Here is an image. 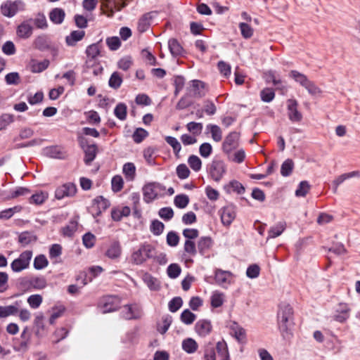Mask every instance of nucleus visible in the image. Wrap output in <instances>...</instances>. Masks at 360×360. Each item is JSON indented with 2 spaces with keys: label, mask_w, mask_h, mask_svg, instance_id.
Here are the masks:
<instances>
[{
  "label": "nucleus",
  "mask_w": 360,
  "mask_h": 360,
  "mask_svg": "<svg viewBox=\"0 0 360 360\" xmlns=\"http://www.w3.org/2000/svg\"><path fill=\"white\" fill-rule=\"evenodd\" d=\"M261 100L265 103H270L275 98L274 89L272 88H264L260 91Z\"/></svg>",
  "instance_id": "nucleus-47"
},
{
  "label": "nucleus",
  "mask_w": 360,
  "mask_h": 360,
  "mask_svg": "<svg viewBox=\"0 0 360 360\" xmlns=\"http://www.w3.org/2000/svg\"><path fill=\"white\" fill-rule=\"evenodd\" d=\"M122 248L118 240L113 241L106 250L105 255L110 259H115L120 257Z\"/></svg>",
  "instance_id": "nucleus-25"
},
{
  "label": "nucleus",
  "mask_w": 360,
  "mask_h": 360,
  "mask_svg": "<svg viewBox=\"0 0 360 360\" xmlns=\"http://www.w3.org/2000/svg\"><path fill=\"white\" fill-rule=\"evenodd\" d=\"M229 188H231L233 191L238 194H243L245 191L244 186L237 180H231L228 185L224 186L226 193H230Z\"/></svg>",
  "instance_id": "nucleus-34"
},
{
  "label": "nucleus",
  "mask_w": 360,
  "mask_h": 360,
  "mask_svg": "<svg viewBox=\"0 0 360 360\" xmlns=\"http://www.w3.org/2000/svg\"><path fill=\"white\" fill-rule=\"evenodd\" d=\"M277 324L278 330L284 339H289L292 336V330L295 326L294 309L292 307L285 302L278 305Z\"/></svg>",
  "instance_id": "nucleus-1"
},
{
  "label": "nucleus",
  "mask_w": 360,
  "mask_h": 360,
  "mask_svg": "<svg viewBox=\"0 0 360 360\" xmlns=\"http://www.w3.org/2000/svg\"><path fill=\"white\" fill-rule=\"evenodd\" d=\"M32 257V250H25L22 252L18 258L15 259L11 264V268L14 272H20L26 269L30 266V262Z\"/></svg>",
  "instance_id": "nucleus-7"
},
{
  "label": "nucleus",
  "mask_w": 360,
  "mask_h": 360,
  "mask_svg": "<svg viewBox=\"0 0 360 360\" xmlns=\"http://www.w3.org/2000/svg\"><path fill=\"white\" fill-rule=\"evenodd\" d=\"M143 281L147 285L150 290H159L160 288V282L148 272H145L142 276Z\"/></svg>",
  "instance_id": "nucleus-28"
},
{
  "label": "nucleus",
  "mask_w": 360,
  "mask_h": 360,
  "mask_svg": "<svg viewBox=\"0 0 360 360\" xmlns=\"http://www.w3.org/2000/svg\"><path fill=\"white\" fill-rule=\"evenodd\" d=\"M124 310L122 311V317L126 320L138 319L141 316L140 311L134 309L131 304L124 306Z\"/></svg>",
  "instance_id": "nucleus-26"
},
{
  "label": "nucleus",
  "mask_w": 360,
  "mask_h": 360,
  "mask_svg": "<svg viewBox=\"0 0 360 360\" xmlns=\"http://www.w3.org/2000/svg\"><path fill=\"white\" fill-rule=\"evenodd\" d=\"M153 19L152 12L146 13L139 19L137 30L140 33L146 32L150 27V21Z\"/></svg>",
  "instance_id": "nucleus-20"
},
{
  "label": "nucleus",
  "mask_w": 360,
  "mask_h": 360,
  "mask_svg": "<svg viewBox=\"0 0 360 360\" xmlns=\"http://www.w3.org/2000/svg\"><path fill=\"white\" fill-rule=\"evenodd\" d=\"M5 81L8 85H18L20 83L21 79L18 72H12L5 76Z\"/></svg>",
  "instance_id": "nucleus-57"
},
{
  "label": "nucleus",
  "mask_w": 360,
  "mask_h": 360,
  "mask_svg": "<svg viewBox=\"0 0 360 360\" xmlns=\"http://www.w3.org/2000/svg\"><path fill=\"white\" fill-rule=\"evenodd\" d=\"M310 189V185L308 181H301L297 188L295 191V195L297 197H305Z\"/></svg>",
  "instance_id": "nucleus-53"
},
{
  "label": "nucleus",
  "mask_w": 360,
  "mask_h": 360,
  "mask_svg": "<svg viewBox=\"0 0 360 360\" xmlns=\"http://www.w3.org/2000/svg\"><path fill=\"white\" fill-rule=\"evenodd\" d=\"M183 305V300L181 297H173L168 304L169 310L174 313L177 311Z\"/></svg>",
  "instance_id": "nucleus-60"
},
{
  "label": "nucleus",
  "mask_w": 360,
  "mask_h": 360,
  "mask_svg": "<svg viewBox=\"0 0 360 360\" xmlns=\"http://www.w3.org/2000/svg\"><path fill=\"white\" fill-rule=\"evenodd\" d=\"M18 306L19 303L18 301L15 302V305H8L6 307L0 306V318H5L11 315H15L18 311Z\"/></svg>",
  "instance_id": "nucleus-32"
},
{
  "label": "nucleus",
  "mask_w": 360,
  "mask_h": 360,
  "mask_svg": "<svg viewBox=\"0 0 360 360\" xmlns=\"http://www.w3.org/2000/svg\"><path fill=\"white\" fill-rule=\"evenodd\" d=\"M83 151L84 153V162L86 165H90L95 160L98 152V146L96 143L90 144Z\"/></svg>",
  "instance_id": "nucleus-19"
},
{
  "label": "nucleus",
  "mask_w": 360,
  "mask_h": 360,
  "mask_svg": "<svg viewBox=\"0 0 360 360\" xmlns=\"http://www.w3.org/2000/svg\"><path fill=\"white\" fill-rule=\"evenodd\" d=\"M101 41L102 40H100L99 41L91 44L86 47L85 53L87 58H96V57L100 55L101 49L102 47Z\"/></svg>",
  "instance_id": "nucleus-30"
},
{
  "label": "nucleus",
  "mask_w": 360,
  "mask_h": 360,
  "mask_svg": "<svg viewBox=\"0 0 360 360\" xmlns=\"http://www.w3.org/2000/svg\"><path fill=\"white\" fill-rule=\"evenodd\" d=\"M165 190V186L160 183H148L143 187V200L146 203H150L157 198L159 195L164 194Z\"/></svg>",
  "instance_id": "nucleus-4"
},
{
  "label": "nucleus",
  "mask_w": 360,
  "mask_h": 360,
  "mask_svg": "<svg viewBox=\"0 0 360 360\" xmlns=\"http://www.w3.org/2000/svg\"><path fill=\"white\" fill-rule=\"evenodd\" d=\"M241 35L244 39H250L252 37L254 30L252 27L246 22H240L238 25Z\"/></svg>",
  "instance_id": "nucleus-51"
},
{
  "label": "nucleus",
  "mask_w": 360,
  "mask_h": 360,
  "mask_svg": "<svg viewBox=\"0 0 360 360\" xmlns=\"http://www.w3.org/2000/svg\"><path fill=\"white\" fill-rule=\"evenodd\" d=\"M43 153L46 157L58 160H65L68 156L65 148L63 146L58 145L44 148L43 149Z\"/></svg>",
  "instance_id": "nucleus-12"
},
{
  "label": "nucleus",
  "mask_w": 360,
  "mask_h": 360,
  "mask_svg": "<svg viewBox=\"0 0 360 360\" xmlns=\"http://www.w3.org/2000/svg\"><path fill=\"white\" fill-rule=\"evenodd\" d=\"M198 345L195 340L188 338L182 342V349L188 354H193L197 351Z\"/></svg>",
  "instance_id": "nucleus-33"
},
{
  "label": "nucleus",
  "mask_w": 360,
  "mask_h": 360,
  "mask_svg": "<svg viewBox=\"0 0 360 360\" xmlns=\"http://www.w3.org/2000/svg\"><path fill=\"white\" fill-rule=\"evenodd\" d=\"M65 16L64 10L60 8H53L49 13V18L54 24H61L64 20Z\"/></svg>",
  "instance_id": "nucleus-29"
},
{
  "label": "nucleus",
  "mask_w": 360,
  "mask_h": 360,
  "mask_svg": "<svg viewBox=\"0 0 360 360\" xmlns=\"http://www.w3.org/2000/svg\"><path fill=\"white\" fill-rule=\"evenodd\" d=\"M156 151L157 148L153 146H149L144 149L143 157L148 164L153 165L155 163L153 155Z\"/></svg>",
  "instance_id": "nucleus-58"
},
{
  "label": "nucleus",
  "mask_w": 360,
  "mask_h": 360,
  "mask_svg": "<svg viewBox=\"0 0 360 360\" xmlns=\"http://www.w3.org/2000/svg\"><path fill=\"white\" fill-rule=\"evenodd\" d=\"M33 27L27 21H23L17 27V36L21 39H28L32 34Z\"/></svg>",
  "instance_id": "nucleus-21"
},
{
  "label": "nucleus",
  "mask_w": 360,
  "mask_h": 360,
  "mask_svg": "<svg viewBox=\"0 0 360 360\" xmlns=\"http://www.w3.org/2000/svg\"><path fill=\"white\" fill-rule=\"evenodd\" d=\"M203 352L204 360H216V349L212 342H209L205 345Z\"/></svg>",
  "instance_id": "nucleus-35"
},
{
  "label": "nucleus",
  "mask_w": 360,
  "mask_h": 360,
  "mask_svg": "<svg viewBox=\"0 0 360 360\" xmlns=\"http://www.w3.org/2000/svg\"><path fill=\"white\" fill-rule=\"evenodd\" d=\"M351 309L347 303L340 302L335 310L333 319L340 323H343L349 318Z\"/></svg>",
  "instance_id": "nucleus-13"
},
{
  "label": "nucleus",
  "mask_w": 360,
  "mask_h": 360,
  "mask_svg": "<svg viewBox=\"0 0 360 360\" xmlns=\"http://www.w3.org/2000/svg\"><path fill=\"white\" fill-rule=\"evenodd\" d=\"M123 82L122 75L118 72H114L110 77L108 85L114 89H118Z\"/></svg>",
  "instance_id": "nucleus-36"
},
{
  "label": "nucleus",
  "mask_w": 360,
  "mask_h": 360,
  "mask_svg": "<svg viewBox=\"0 0 360 360\" xmlns=\"http://www.w3.org/2000/svg\"><path fill=\"white\" fill-rule=\"evenodd\" d=\"M114 114L120 120H124L127 115V106L124 103H119L114 109Z\"/></svg>",
  "instance_id": "nucleus-40"
},
{
  "label": "nucleus",
  "mask_w": 360,
  "mask_h": 360,
  "mask_svg": "<svg viewBox=\"0 0 360 360\" xmlns=\"http://www.w3.org/2000/svg\"><path fill=\"white\" fill-rule=\"evenodd\" d=\"M168 48L171 55L174 58L184 56L186 53L179 41L175 38H171L168 41Z\"/></svg>",
  "instance_id": "nucleus-18"
},
{
  "label": "nucleus",
  "mask_w": 360,
  "mask_h": 360,
  "mask_svg": "<svg viewBox=\"0 0 360 360\" xmlns=\"http://www.w3.org/2000/svg\"><path fill=\"white\" fill-rule=\"evenodd\" d=\"M188 163L191 168L195 172H198L202 167L201 160L195 155H191L188 157Z\"/></svg>",
  "instance_id": "nucleus-59"
},
{
  "label": "nucleus",
  "mask_w": 360,
  "mask_h": 360,
  "mask_svg": "<svg viewBox=\"0 0 360 360\" xmlns=\"http://www.w3.org/2000/svg\"><path fill=\"white\" fill-rule=\"evenodd\" d=\"M213 240L210 236H202L197 243L198 252L203 257H209V251L213 245Z\"/></svg>",
  "instance_id": "nucleus-15"
},
{
  "label": "nucleus",
  "mask_w": 360,
  "mask_h": 360,
  "mask_svg": "<svg viewBox=\"0 0 360 360\" xmlns=\"http://www.w3.org/2000/svg\"><path fill=\"white\" fill-rule=\"evenodd\" d=\"M77 188L75 184L68 182L58 186L55 191V198L62 200L65 197H73L77 193Z\"/></svg>",
  "instance_id": "nucleus-8"
},
{
  "label": "nucleus",
  "mask_w": 360,
  "mask_h": 360,
  "mask_svg": "<svg viewBox=\"0 0 360 360\" xmlns=\"http://www.w3.org/2000/svg\"><path fill=\"white\" fill-rule=\"evenodd\" d=\"M196 319V315L191 311L188 309H184L181 315L180 320L186 325L192 324Z\"/></svg>",
  "instance_id": "nucleus-44"
},
{
  "label": "nucleus",
  "mask_w": 360,
  "mask_h": 360,
  "mask_svg": "<svg viewBox=\"0 0 360 360\" xmlns=\"http://www.w3.org/2000/svg\"><path fill=\"white\" fill-rule=\"evenodd\" d=\"M288 76L289 77L294 79L296 82L299 83L302 86H304V85L309 79L305 75L295 70H290Z\"/></svg>",
  "instance_id": "nucleus-41"
},
{
  "label": "nucleus",
  "mask_w": 360,
  "mask_h": 360,
  "mask_svg": "<svg viewBox=\"0 0 360 360\" xmlns=\"http://www.w3.org/2000/svg\"><path fill=\"white\" fill-rule=\"evenodd\" d=\"M121 300L117 295H107L103 298V313H109L118 310L120 308Z\"/></svg>",
  "instance_id": "nucleus-10"
},
{
  "label": "nucleus",
  "mask_w": 360,
  "mask_h": 360,
  "mask_svg": "<svg viewBox=\"0 0 360 360\" xmlns=\"http://www.w3.org/2000/svg\"><path fill=\"white\" fill-rule=\"evenodd\" d=\"M240 133L237 131L230 132L225 138L222 143V150L226 154H229L238 146Z\"/></svg>",
  "instance_id": "nucleus-11"
},
{
  "label": "nucleus",
  "mask_w": 360,
  "mask_h": 360,
  "mask_svg": "<svg viewBox=\"0 0 360 360\" xmlns=\"http://www.w3.org/2000/svg\"><path fill=\"white\" fill-rule=\"evenodd\" d=\"M219 212L222 224L229 226L236 217V207L233 204H229L223 207Z\"/></svg>",
  "instance_id": "nucleus-9"
},
{
  "label": "nucleus",
  "mask_w": 360,
  "mask_h": 360,
  "mask_svg": "<svg viewBox=\"0 0 360 360\" xmlns=\"http://www.w3.org/2000/svg\"><path fill=\"white\" fill-rule=\"evenodd\" d=\"M175 89L174 94L177 96L179 93L184 89L185 84V78L182 75H176L174 77V83H173Z\"/></svg>",
  "instance_id": "nucleus-63"
},
{
  "label": "nucleus",
  "mask_w": 360,
  "mask_h": 360,
  "mask_svg": "<svg viewBox=\"0 0 360 360\" xmlns=\"http://www.w3.org/2000/svg\"><path fill=\"white\" fill-rule=\"evenodd\" d=\"M49 265V261L46 256L43 254L35 257L34 259L33 266L37 270H41L46 268Z\"/></svg>",
  "instance_id": "nucleus-45"
},
{
  "label": "nucleus",
  "mask_w": 360,
  "mask_h": 360,
  "mask_svg": "<svg viewBox=\"0 0 360 360\" xmlns=\"http://www.w3.org/2000/svg\"><path fill=\"white\" fill-rule=\"evenodd\" d=\"M181 269L178 264L173 263L168 266L167 273L170 278H176L181 274Z\"/></svg>",
  "instance_id": "nucleus-56"
},
{
  "label": "nucleus",
  "mask_w": 360,
  "mask_h": 360,
  "mask_svg": "<svg viewBox=\"0 0 360 360\" xmlns=\"http://www.w3.org/2000/svg\"><path fill=\"white\" fill-rule=\"evenodd\" d=\"M214 347L219 360H231L228 346L224 340L217 342Z\"/></svg>",
  "instance_id": "nucleus-24"
},
{
  "label": "nucleus",
  "mask_w": 360,
  "mask_h": 360,
  "mask_svg": "<svg viewBox=\"0 0 360 360\" xmlns=\"http://www.w3.org/2000/svg\"><path fill=\"white\" fill-rule=\"evenodd\" d=\"M184 250L185 252L192 257L195 256L198 252V248L193 240H186Z\"/></svg>",
  "instance_id": "nucleus-62"
},
{
  "label": "nucleus",
  "mask_w": 360,
  "mask_h": 360,
  "mask_svg": "<svg viewBox=\"0 0 360 360\" xmlns=\"http://www.w3.org/2000/svg\"><path fill=\"white\" fill-rule=\"evenodd\" d=\"M165 229V224L158 219H154L151 221L150 230L155 236H160Z\"/></svg>",
  "instance_id": "nucleus-48"
},
{
  "label": "nucleus",
  "mask_w": 360,
  "mask_h": 360,
  "mask_svg": "<svg viewBox=\"0 0 360 360\" xmlns=\"http://www.w3.org/2000/svg\"><path fill=\"white\" fill-rule=\"evenodd\" d=\"M285 229V225L281 223H279L275 226L271 227L268 231V238H274L279 236Z\"/></svg>",
  "instance_id": "nucleus-55"
},
{
  "label": "nucleus",
  "mask_w": 360,
  "mask_h": 360,
  "mask_svg": "<svg viewBox=\"0 0 360 360\" xmlns=\"http://www.w3.org/2000/svg\"><path fill=\"white\" fill-rule=\"evenodd\" d=\"M294 169V162L292 159L285 160L281 167V174L283 176H289Z\"/></svg>",
  "instance_id": "nucleus-39"
},
{
  "label": "nucleus",
  "mask_w": 360,
  "mask_h": 360,
  "mask_svg": "<svg viewBox=\"0 0 360 360\" xmlns=\"http://www.w3.org/2000/svg\"><path fill=\"white\" fill-rule=\"evenodd\" d=\"M298 103L295 99L288 100V115L292 122H299L302 120V113L297 110Z\"/></svg>",
  "instance_id": "nucleus-14"
},
{
  "label": "nucleus",
  "mask_w": 360,
  "mask_h": 360,
  "mask_svg": "<svg viewBox=\"0 0 360 360\" xmlns=\"http://www.w3.org/2000/svg\"><path fill=\"white\" fill-rule=\"evenodd\" d=\"M37 237L29 231H23L18 236V243L22 245V247H25L32 242H36Z\"/></svg>",
  "instance_id": "nucleus-31"
},
{
  "label": "nucleus",
  "mask_w": 360,
  "mask_h": 360,
  "mask_svg": "<svg viewBox=\"0 0 360 360\" xmlns=\"http://www.w3.org/2000/svg\"><path fill=\"white\" fill-rule=\"evenodd\" d=\"M165 141L169 145H170L172 147L175 156L177 158H179V153L181 149V146L178 140L173 136H167L165 137Z\"/></svg>",
  "instance_id": "nucleus-50"
},
{
  "label": "nucleus",
  "mask_w": 360,
  "mask_h": 360,
  "mask_svg": "<svg viewBox=\"0 0 360 360\" xmlns=\"http://www.w3.org/2000/svg\"><path fill=\"white\" fill-rule=\"evenodd\" d=\"M155 248L149 243H143L139 248L134 251L131 256V262L136 265H141L148 259L153 258Z\"/></svg>",
  "instance_id": "nucleus-3"
},
{
  "label": "nucleus",
  "mask_w": 360,
  "mask_h": 360,
  "mask_svg": "<svg viewBox=\"0 0 360 360\" xmlns=\"http://www.w3.org/2000/svg\"><path fill=\"white\" fill-rule=\"evenodd\" d=\"M34 49L40 51H51L53 56L58 55V49L52 42L51 38L46 34H41L35 38L33 41Z\"/></svg>",
  "instance_id": "nucleus-5"
},
{
  "label": "nucleus",
  "mask_w": 360,
  "mask_h": 360,
  "mask_svg": "<svg viewBox=\"0 0 360 360\" xmlns=\"http://www.w3.org/2000/svg\"><path fill=\"white\" fill-rule=\"evenodd\" d=\"M85 36V32L84 30H74L70 34L65 37V43L68 46H75L77 43Z\"/></svg>",
  "instance_id": "nucleus-22"
},
{
  "label": "nucleus",
  "mask_w": 360,
  "mask_h": 360,
  "mask_svg": "<svg viewBox=\"0 0 360 360\" xmlns=\"http://www.w3.org/2000/svg\"><path fill=\"white\" fill-rule=\"evenodd\" d=\"M50 61L48 59H44L40 62H34L31 65V71L34 73H39L49 68Z\"/></svg>",
  "instance_id": "nucleus-43"
},
{
  "label": "nucleus",
  "mask_w": 360,
  "mask_h": 360,
  "mask_svg": "<svg viewBox=\"0 0 360 360\" xmlns=\"http://www.w3.org/2000/svg\"><path fill=\"white\" fill-rule=\"evenodd\" d=\"M149 136V133L147 130L143 128L139 127L135 129L132 134V139L134 143H141L146 138Z\"/></svg>",
  "instance_id": "nucleus-38"
},
{
  "label": "nucleus",
  "mask_w": 360,
  "mask_h": 360,
  "mask_svg": "<svg viewBox=\"0 0 360 360\" xmlns=\"http://www.w3.org/2000/svg\"><path fill=\"white\" fill-rule=\"evenodd\" d=\"M174 203L179 209L185 208L189 203V198L186 194H179L174 197Z\"/></svg>",
  "instance_id": "nucleus-49"
},
{
  "label": "nucleus",
  "mask_w": 360,
  "mask_h": 360,
  "mask_svg": "<svg viewBox=\"0 0 360 360\" xmlns=\"http://www.w3.org/2000/svg\"><path fill=\"white\" fill-rule=\"evenodd\" d=\"M207 128L210 130L212 137L216 142H219L222 139V132L220 127L216 124H209L207 125Z\"/></svg>",
  "instance_id": "nucleus-52"
},
{
  "label": "nucleus",
  "mask_w": 360,
  "mask_h": 360,
  "mask_svg": "<svg viewBox=\"0 0 360 360\" xmlns=\"http://www.w3.org/2000/svg\"><path fill=\"white\" fill-rule=\"evenodd\" d=\"M1 13L4 15L11 18L14 16L18 11L17 2L7 1L1 6Z\"/></svg>",
  "instance_id": "nucleus-27"
},
{
  "label": "nucleus",
  "mask_w": 360,
  "mask_h": 360,
  "mask_svg": "<svg viewBox=\"0 0 360 360\" xmlns=\"http://www.w3.org/2000/svg\"><path fill=\"white\" fill-rule=\"evenodd\" d=\"M207 172L210 179L216 182H219L227 172V166L224 160L214 158L207 165Z\"/></svg>",
  "instance_id": "nucleus-2"
},
{
  "label": "nucleus",
  "mask_w": 360,
  "mask_h": 360,
  "mask_svg": "<svg viewBox=\"0 0 360 360\" xmlns=\"http://www.w3.org/2000/svg\"><path fill=\"white\" fill-rule=\"evenodd\" d=\"M77 229V222L75 220H71L68 225L63 227L62 233L64 236L71 237L74 235Z\"/></svg>",
  "instance_id": "nucleus-54"
},
{
  "label": "nucleus",
  "mask_w": 360,
  "mask_h": 360,
  "mask_svg": "<svg viewBox=\"0 0 360 360\" xmlns=\"http://www.w3.org/2000/svg\"><path fill=\"white\" fill-rule=\"evenodd\" d=\"M233 274L229 271H224L221 269H216L214 271V280L217 284L221 286H224L226 284L231 283V278Z\"/></svg>",
  "instance_id": "nucleus-16"
},
{
  "label": "nucleus",
  "mask_w": 360,
  "mask_h": 360,
  "mask_svg": "<svg viewBox=\"0 0 360 360\" xmlns=\"http://www.w3.org/2000/svg\"><path fill=\"white\" fill-rule=\"evenodd\" d=\"M224 295L222 292H219L218 291L213 292L211 296V306L213 308H218L223 305L224 304Z\"/></svg>",
  "instance_id": "nucleus-42"
},
{
  "label": "nucleus",
  "mask_w": 360,
  "mask_h": 360,
  "mask_svg": "<svg viewBox=\"0 0 360 360\" xmlns=\"http://www.w3.org/2000/svg\"><path fill=\"white\" fill-rule=\"evenodd\" d=\"M31 193V190L26 187L18 186L15 190L10 191L9 198L13 199L19 196L26 195Z\"/></svg>",
  "instance_id": "nucleus-61"
},
{
  "label": "nucleus",
  "mask_w": 360,
  "mask_h": 360,
  "mask_svg": "<svg viewBox=\"0 0 360 360\" xmlns=\"http://www.w3.org/2000/svg\"><path fill=\"white\" fill-rule=\"evenodd\" d=\"M158 214L160 217V218H162L166 221H168L173 218L174 213L172 207H165L161 208L159 210Z\"/></svg>",
  "instance_id": "nucleus-64"
},
{
  "label": "nucleus",
  "mask_w": 360,
  "mask_h": 360,
  "mask_svg": "<svg viewBox=\"0 0 360 360\" xmlns=\"http://www.w3.org/2000/svg\"><path fill=\"white\" fill-rule=\"evenodd\" d=\"M191 89L193 92V96L195 98H202L205 96L206 92L205 91V83L201 80L193 79L191 81Z\"/></svg>",
  "instance_id": "nucleus-23"
},
{
  "label": "nucleus",
  "mask_w": 360,
  "mask_h": 360,
  "mask_svg": "<svg viewBox=\"0 0 360 360\" xmlns=\"http://www.w3.org/2000/svg\"><path fill=\"white\" fill-rule=\"evenodd\" d=\"M110 206V201L103 195L96 196L93 200L91 205L87 208L94 218L101 215L102 212L106 210Z\"/></svg>",
  "instance_id": "nucleus-6"
},
{
  "label": "nucleus",
  "mask_w": 360,
  "mask_h": 360,
  "mask_svg": "<svg viewBox=\"0 0 360 360\" xmlns=\"http://www.w3.org/2000/svg\"><path fill=\"white\" fill-rule=\"evenodd\" d=\"M47 285V281L44 276H35L31 278L32 288L35 290L44 289Z\"/></svg>",
  "instance_id": "nucleus-37"
},
{
  "label": "nucleus",
  "mask_w": 360,
  "mask_h": 360,
  "mask_svg": "<svg viewBox=\"0 0 360 360\" xmlns=\"http://www.w3.org/2000/svg\"><path fill=\"white\" fill-rule=\"evenodd\" d=\"M212 330L211 321L207 319H200L195 325V332L201 337L208 335Z\"/></svg>",
  "instance_id": "nucleus-17"
},
{
  "label": "nucleus",
  "mask_w": 360,
  "mask_h": 360,
  "mask_svg": "<svg viewBox=\"0 0 360 360\" xmlns=\"http://www.w3.org/2000/svg\"><path fill=\"white\" fill-rule=\"evenodd\" d=\"M123 173L129 180H133L136 176V167L132 162L125 163L123 166Z\"/></svg>",
  "instance_id": "nucleus-46"
}]
</instances>
